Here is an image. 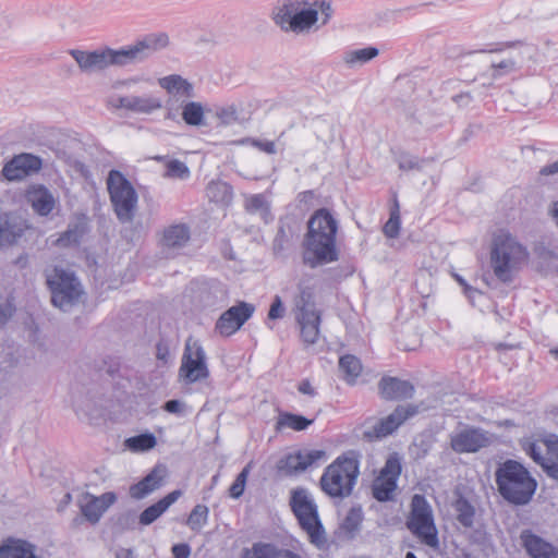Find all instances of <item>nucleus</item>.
<instances>
[{"mask_svg":"<svg viewBox=\"0 0 558 558\" xmlns=\"http://www.w3.org/2000/svg\"><path fill=\"white\" fill-rule=\"evenodd\" d=\"M401 229L400 207L397 199L390 209L389 219L383 227V232L388 239H395L399 235Z\"/></svg>","mask_w":558,"mask_h":558,"instance_id":"43","label":"nucleus"},{"mask_svg":"<svg viewBox=\"0 0 558 558\" xmlns=\"http://www.w3.org/2000/svg\"><path fill=\"white\" fill-rule=\"evenodd\" d=\"M180 108L181 106L174 107L172 100L170 99L167 105L166 119L178 122V118L180 116Z\"/></svg>","mask_w":558,"mask_h":558,"instance_id":"61","label":"nucleus"},{"mask_svg":"<svg viewBox=\"0 0 558 558\" xmlns=\"http://www.w3.org/2000/svg\"><path fill=\"white\" fill-rule=\"evenodd\" d=\"M363 522V510L360 506L352 507L340 524V531L344 539L352 541L361 530Z\"/></svg>","mask_w":558,"mask_h":558,"instance_id":"32","label":"nucleus"},{"mask_svg":"<svg viewBox=\"0 0 558 558\" xmlns=\"http://www.w3.org/2000/svg\"><path fill=\"white\" fill-rule=\"evenodd\" d=\"M276 558H302L298 553L288 549V548H279Z\"/></svg>","mask_w":558,"mask_h":558,"instance_id":"64","label":"nucleus"},{"mask_svg":"<svg viewBox=\"0 0 558 558\" xmlns=\"http://www.w3.org/2000/svg\"><path fill=\"white\" fill-rule=\"evenodd\" d=\"M15 306L10 301L0 303V326L5 325L13 316Z\"/></svg>","mask_w":558,"mask_h":558,"instance_id":"55","label":"nucleus"},{"mask_svg":"<svg viewBox=\"0 0 558 558\" xmlns=\"http://www.w3.org/2000/svg\"><path fill=\"white\" fill-rule=\"evenodd\" d=\"M168 473L166 464L157 463L142 480L130 486L131 498L141 500L159 489L168 477Z\"/></svg>","mask_w":558,"mask_h":558,"instance_id":"22","label":"nucleus"},{"mask_svg":"<svg viewBox=\"0 0 558 558\" xmlns=\"http://www.w3.org/2000/svg\"><path fill=\"white\" fill-rule=\"evenodd\" d=\"M298 390L303 393L311 397L316 396V390L312 386L311 381L308 379H303L298 387Z\"/></svg>","mask_w":558,"mask_h":558,"instance_id":"62","label":"nucleus"},{"mask_svg":"<svg viewBox=\"0 0 558 558\" xmlns=\"http://www.w3.org/2000/svg\"><path fill=\"white\" fill-rule=\"evenodd\" d=\"M182 496L181 489H174L146 507L137 517V524L140 526H148L156 522L180 497Z\"/></svg>","mask_w":558,"mask_h":558,"instance_id":"26","label":"nucleus"},{"mask_svg":"<svg viewBox=\"0 0 558 558\" xmlns=\"http://www.w3.org/2000/svg\"><path fill=\"white\" fill-rule=\"evenodd\" d=\"M206 194L210 202L230 204L233 198V187L225 181L213 180L207 184Z\"/></svg>","mask_w":558,"mask_h":558,"instance_id":"34","label":"nucleus"},{"mask_svg":"<svg viewBox=\"0 0 558 558\" xmlns=\"http://www.w3.org/2000/svg\"><path fill=\"white\" fill-rule=\"evenodd\" d=\"M456 512L457 520L464 527H471L474 523L475 508L471 501L460 494L452 504Z\"/></svg>","mask_w":558,"mask_h":558,"instance_id":"36","label":"nucleus"},{"mask_svg":"<svg viewBox=\"0 0 558 558\" xmlns=\"http://www.w3.org/2000/svg\"><path fill=\"white\" fill-rule=\"evenodd\" d=\"M490 444L488 432L480 427H466L450 439L451 449L457 453H475Z\"/></svg>","mask_w":558,"mask_h":558,"instance_id":"20","label":"nucleus"},{"mask_svg":"<svg viewBox=\"0 0 558 558\" xmlns=\"http://www.w3.org/2000/svg\"><path fill=\"white\" fill-rule=\"evenodd\" d=\"M278 549L272 543L256 542L251 548H243L240 558H276Z\"/></svg>","mask_w":558,"mask_h":558,"instance_id":"40","label":"nucleus"},{"mask_svg":"<svg viewBox=\"0 0 558 558\" xmlns=\"http://www.w3.org/2000/svg\"><path fill=\"white\" fill-rule=\"evenodd\" d=\"M339 220L327 207L313 211L306 222L302 240V262L311 269L338 262L340 250L337 244Z\"/></svg>","mask_w":558,"mask_h":558,"instance_id":"2","label":"nucleus"},{"mask_svg":"<svg viewBox=\"0 0 558 558\" xmlns=\"http://www.w3.org/2000/svg\"><path fill=\"white\" fill-rule=\"evenodd\" d=\"M538 441H542L549 454L545 458L542 454L537 441L527 440L523 444L526 454L547 474L548 477L558 481V435L554 433H544L538 435Z\"/></svg>","mask_w":558,"mask_h":558,"instance_id":"15","label":"nucleus"},{"mask_svg":"<svg viewBox=\"0 0 558 558\" xmlns=\"http://www.w3.org/2000/svg\"><path fill=\"white\" fill-rule=\"evenodd\" d=\"M171 554L173 558H190L191 546L187 543H178L172 545Z\"/></svg>","mask_w":558,"mask_h":558,"instance_id":"57","label":"nucleus"},{"mask_svg":"<svg viewBox=\"0 0 558 558\" xmlns=\"http://www.w3.org/2000/svg\"><path fill=\"white\" fill-rule=\"evenodd\" d=\"M556 173H558V160L553 163L545 165L539 170V175H543V177H548V175H553Z\"/></svg>","mask_w":558,"mask_h":558,"instance_id":"63","label":"nucleus"},{"mask_svg":"<svg viewBox=\"0 0 558 558\" xmlns=\"http://www.w3.org/2000/svg\"><path fill=\"white\" fill-rule=\"evenodd\" d=\"M418 413L415 404H399L386 417L380 418L372 428L363 432V439L373 442L396 432L408 418Z\"/></svg>","mask_w":558,"mask_h":558,"instance_id":"16","label":"nucleus"},{"mask_svg":"<svg viewBox=\"0 0 558 558\" xmlns=\"http://www.w3.org/2000/svg\"><path fill=\"white\" fill-rule=\"evenodd\" d=\"M227 296V289L216 279L206 280L198 284L194 293V302L202 310L221 307Z\"/></svg>","mask_w":558,"mask_h":558,"instance_id":"21","label":"nucleus"},{"mask_svg":"<svg viewBox=\"0 0 558 558\" xmlns=\"http://www.w3.org/2000/svg\"><path fill=\"white\" fill-rule=\"evenodd\" d=\"M359 475V454L353 450L347 451L337 457L325 469L319 481L320 488L331 498L342 499L349 497L353 492Z\"/></svg>","mask_w":558,"mask_h":558,"instance_id":"4","label":"nucleus"},{"mask_svg":"<svg viewBox=\"0 0 558 558\" xmlns=\"http://www.w3.org/2000/svg\"><path fill=\"white\" fill-rule=\"evenodd\" d=\"M454 280L460 284V287L463 289L464 295L472 301L476 294H482V292L470 286L468 281L459 274H453Z\"/></svg>","mask_w":558,"mask_h":558,"instance_id":"54","label":"nucleus"},{"mask_svg":"<svg viewBox=\"0 0 558 558\" xmlns=\"http://www.w3.org/2000/svg\"><path fill=\"white\" fill-rule=\"evenodd\" d=\"M190 228L185 223L172 225L163 230L160 243L163 247L181 248L190 240Z\"/></svg>","mask_w":558,"mask_h":558,"instance_id":"30","label":"nucleus"},{"mask_svg":"<svg viewBox=\"0 0 558 558\" xmlns=\"http://www.w3.org/2000/svg\"><path fill=\"white\" fill-rule=\"evenodd\" d=\"M119 106L138 113H151L162 107L161 100L156 97L123 96L119 98Z\"/></svg>","mask_w":558,"mask_h":558,"instance_id":"29","label":"nucleus"},{"mask_svg":"<svg viewBox=\"0 0 558 558\" xmlns=\"http://www.w3.org/2000/svg\"><path fill=\"white\" fill-rule=\"evenodd\" d=\"M181 117L185 124L201 126L204 124V107L197 101L183 102L181 105Z\"/></svg>","mask_w":558,"mask_h":558,"instance_id":"37","label":"nucleus"},{"mask_svg":"<svg viewBox=\"0 0 558 558\" xmlns=\"http://www.w3.org/2000/svg\"><path fill=\"white\" fill-rule=\"evenodd\" d=\"M216 117L223 125L233 124L238 120V112L234 106L223 107L217 110Z\"/></svg>","mask_w":558,"mask_h":558,"instance_id":"50","label":"nucleus"},{"mask_svg":"<svg viewBox=\"0 0 558 558\" xmlns=\"http://www.w3.org/2000/svg\"><path fill=\"white\" fill-rule=\"evenodd\" d=\"M379 54L378 48L368 46L345 52L344 61L350 66L362 65Z\"/></svg>","mask_w":558,"mask_h":558,"instance_id":"39","label":"nucleus"},{"mask_svg":"<svg viewBox=\"0 0 558 558\" xmlns=\"http://www.w3.org/2000/svg\"><path fill=\"white\" fill-rule=\"evenodd\" d=\"M81 512L85 520L90 524L98 523L104 514L94 498L85 505L81 506Z\"/></svg>","mask_w":558,"mask_h":558,"instance_id":"47","label":"nucleus"},{"mask_svg":"<svg viewBox=\"0 0 558 558\" xmlns=\"http://www.w3.org/2000/svg\"><path fill=\"white\" fill-rule=\"evenodd\" d=\"M160 87L166 89L170 95H180L186 98L194 96L193 85L179 74H170L159 78Z\"/></svg>","mask_w":558,"mask_h":558,"instance_id":"31","label":"nucleus"},{"mask_svg":"<svg viewBox=\"0 0 558 558\" xmlns=\"http://www.w3.org/2000/svg\"><path fill=\"white\" fill-rule=\"evenodd\" d=\"M107 185L118 220L122 223L132 221L138 198L132 183L120 170L112 169L109 171Z\"/></svg>","mask_w":558,"mask_h":558,"instance_id":"11","label":"nucleus"},{"mask_svg":"<svg viewBox=\"0 0 558 558\" xmlns=\"http://www.w3.org/2000/svg\"><path fill=\"white\" fill-rule=\"evenodd\" d=\"M402 473L401 458L397 452H392L386 459V462L379 474L373 482L372 495L379 502H389L395 499V493L398 488V481Z\"/></svg>","mask_w":558,"mask_h":558,"instance_id":"13","label":"nucleus"},{"mask_svg":"<svg viewBox=\"0 0 558 558\" xmlns=\"http://www.w3.org/2000/svg\"><path fill=\"white\" fill-rule=\"evenodd\" d=\"M206 352L198 340L190 337L183 350L181 365L179 367V380L186 384H195L209 377Z\"/></svg>","mask_w":558,"mask_h":558,"instance_id":"12","label":"nucleus"},{"mask_svg":"<svg viewBox=\"0 0 558 558\" xmlns=\"http://www.w3.org/2000/svg\"><path fill=\"white\" fill-rule=\"evenodd\" d=\"M28 201L33 209L39 216H48L52 211L56 203L50 190L43 184L35 185L28 191Z\"/></svg>","mask_w":558,"mask_h":558,"instance_id":"28","label":"nucleus"},{"mask_svg":"<svg viewBox=\"0 0 558 558\" xmlns=\"http://www.w3.org/2000/svg\"><path fill=\"white\" fill-rule=\"evenodd\" d=\"M268 210L266 201L262 194H254L246 203V210L250 213H256L258 210Z\"/></svg>","mask_w":558,"mask_h":558,"instance_id":"52","label":"nucleus"},{"mask_svg":"<svg viewBox=\"0 0 558 558\" xmlns=\"http://www.w3.org/2000/svg\"><path fill=\"white\" fill-rule=\"evenodd\" d=\"M379 395L387 401H401L413 398L415 387L410 380L383 376L378 381Z\"/></svg>","mask_w":558,"mask_h":558,"instance_id":"25","label":"nucleus"},{"mask_svg":"<svg viewBox=\"0 0 558 558\" xmlns=\"http://www.w3.org/2000/svg\"><path fill=\"white\" fill-rule=\"evenodd\" d=\"M520 247L510 234L498 235L494 239L490 264L495 276L501 282L507 283L512 280V258Z\"/></svg>","mask_w":558,"mask_h":558,"instance_id":"14","label":"nucleus"},{"mask_svg":"<svg viewBox=\"0 0 558 558\" xmlns=\"http://www.w3.org/2000/svg\"><path fill=\"white\" fill-rule=\"evenodd\" d=\"M46 284L50 292L51 304L62 312H70L81 303L85 295L83 284L74 271L54 266L46 275Z\"/></svg>","mask_w":558,"mask_h":558,"instance_id":"6","label":"nucleus"},{"mask_svg":"<svg viewBox=\"0 0 558 558\" xmlns=\"http://www.w3.org/2000/svg\"><path fill=\"white\" fill-rule=\"evenodd\" d=\"M190 174L189 167L179 159H171L166 165V177L185 180Z\"/></svg>","mask_w":558,"mask_h":558,"instance_id":"46","label":"nucleus"},{"mask_svg":"<svg viewBox=\"0 0 558 558\" xmlns=\"http://www.w3.org/2000/svg\"><path fill=\"white\" fill-rule=\"evenodd\" d=\"M23 235V229L12 222L9 214L0 213V245L8 246L16 243Z\"/></svg>","mask_w":558,"mask_h":558,"instance_id":"35","label":"nucleus"},{"mask_svg":"<svg viewBox=\"0 0 558 558\" xmlns=\"http://www.w3.org/2000/svg\"><path fill=\"white\" fill-rule=\"evenodd\" d=\"M135 521H136L135 514L129 511L119 517L118 524L123 530H133V529H135V526H134Z\"/></svg>","mask_w":558,"mask_h":558,"instance_id":"58","label":"nucleus"},{"mask_svg":"<svg viewBox=\"0 0 558 558\" xmlns=\"http://www.w3.org/2000/svg\"><path fill=\"white\" fill-rule=\"evenodd\" d=\"M316 4L307 0H283L272 9L271 19L282 32L302 34L318 21Z\"/></svg>","mask_w":558,"mask_h":558,"instance_id":"7","label":"nucleus"},{"mask_svg":"<svg viewBox=\"0 0 558 558\" xmlns=\"http://www.w3.org/2000/svg\"><path fill=\"white\" fill-rule=\"evenodd\" d=\"M522 47H524L522 41H510L506 43L505 47L488 51L482 50L488 64L483 76L492 81H499L519 72L524 63Z\"/></svg>","mask_w":558,"mask_h":558,"instance_id":"9","label":"nucleus"},{"mask_svg":"<svg viewBox=\"0 0 558 558\" xmlns=\"http://www.w3.org/2000/svg\"><path fill=\"white\" fill-rule=\"evenodd\" d=\"M208 515H209L208 507L206 505L198 504L192 509V511L186 520V524L189 525V527L192 531L199 532L201 529L205 524H207Z\"/></svg>","mask_w":558,"mask_h":558,"instance_id":"44","label":"nucleus"},{"mask_svg":"<svg viewBox=\"0 0 558 558\" xmlns=\"http://www.w3.org/2000/svg\"><path fill=\"white\" fill-rule=\"evenodd\" d=\"M255 306L245 301L226 310L216 320L215 331L221 337H231L253 316Z\"/></svg>","mask_w":558,"mask_h":558,"instance_id":"17","label":"nucleus"},{"mask_svg":"<svg viewBox=\"0 0 558 558\" xmlns=\"http://www.w3.org/2000/svg\"><path fill=\"white\" fill-rule=\"evenodd\" d=\"M327 459V452L324 449L296 450L289 452L279 459L277 469L280 473L292 476L306 471L320 460Z\"/></svg>","mask_w":558,"mask_h":558,"instance_id":"18","label":"nucleus"},{"mask_svg":"<svg viewBox=\"0 0 558 558\" xmlns=\"http://www.w3.org/2000/svg\"><path fill=\"white\" fill-rule=\"evenodd\" d=\"M289 505L300 527L311 544L322 549L327 545V534L319 518L318 507L308 490L296 487L290 492Z\"/></svg>","mask_w":558,"mask_h":558,"instance_id":"5","label":"nucleus"},{"mask_svg":"<svg viewBox=\"0 0 558 558\" xmlns=\"http://www.w3.org/2000/svg\"><path fill=\"white\" fill-rule=\"evenodd\" d=\"M94 500L97 502L100 510L105 512L117 501V495L113 492H106L99 497H94Z\"/></svg>","mask_w":558,"mask_h":558,"instance_id":"53","label":"nucleus"},{"mask_svg":"<svg viewBox=\"0 0 558 558\" xmlns=\"http://www.w3.org/2000/svg\"><path fill=\"white\" fill-rule=\"evenodd\" d=\"M184 402L179 399H170L162 404V410L170 414H182Z\"/></svg>","mask_w":558,"mask_h":558,"instance_id":"56","label":"nucleus"},{"mask_svg":"<svg viewBox=\"0 0 558 558\" xmlns=\"http://www.w3.org/2000/svg\"><path fill=\"white\" fill-rule=\"evenodd\" d=\"M284 314H286V307L282 302V299L279 295H275L271 301L268 314H267L268 319H270V320L281 319V318H283Z\"/></svg>","mask_w":558,"mask_h":558,"instance_id":"49","label":"nucleus"},{"mask_svg":"<svg viewBox=\"0 0 558 558\" xmlns=\"http://www.w3.org/2000/svg\"><path fill=\"white\" fill-rule=\"evenodd\" d=\"M408 530L430 548H439L438 530L434 521L430 505L423 495L415 494L412 498L411 512L405 522Z\"/></svg>","mask_w":558,"mask_h":558,"instance_id":"10","label":"nucleus"},{"mask_svg":"<svg viewBox=\"0 0 558 558\" xmlns=\"http://www.w3.org/2000/svg\"><path fill=\"white\" fill-rule=\"evenodd\" d=\"M290 242V234L283 223H280L272 242V248L276 254L283 252Z\"/></svg>","mask_w":558,"mask_h":558,"instance_id":"48","label":"nucleus"},{"mask_svg":"<svg viewBox=\"0 0 558 558\" xmlns=\"http://www.w3.org/2000/svg\"><path fill=\"white\" fill-rule=\"evenodd\" d=\"M43 168V159L31 153H21L8 160L1 170V175L9 182L21 181L37 173Z\"/></svg>","mask_w":558,"mask_h":558,"instance_id":"19","label":"nucleus"},{"mask_svg":"<svg viewBox=\"0 0 558 558\" xmlns=\"http://www.w3.org/2000/svg\"><path fill=\"white\" fill-rule=\"evenodd\" d=\"M314 423V418H307L302 414L292 412H280L278 415L276 428H290L295 432L306 430Z\"/></svg>","mask_w":558,"mask_h":558,"instance_id":"33","label":"nucleus"},{"mask_svg":"<svg viewBox=\"0 0 558 558\" xmlns=\"http://www.w3.org/2000/svg\"><path fill=\"white\" fill-rule=\"evenodd\" d=\"M72 403L77 415H83L92 421L102 415L105 405L102 397L88 388L83 395L75 387H72Z\"/></svg>","mask_w":558,"mask_h":558,"instance_id":"23","label":"nucleus"},{"mask_svg":"<svg viewBox=\"0 0 558 558\" xmlns=\"http://www.w3.org/2000/svg\"><path fill=\"white\" fill-rule=\"evenodd\" d=\"M339 369L345 375L348 383H353L362 372V363L353 354H344L339 359Z\"/></svg>","mask_w":558,"mask_h":558,"instance_id":"41","label":"nucleus"},{"mask_svg":"<svg viewBox=\"0 0 558 558\" xmlns=\"http://www.w3.org/2000/svg\"><path fill=\"white\" fill-rule=\"evenodd\" d=\"M157 445V438L155 434L145 432L132 437L126 438L125 446L132 452H145Z\"/></svg>","mask_w":558,"mask_h":558,"instance_id":"38","label":"nucleus"},{"mask_svg":"<svg viewBox=\"0 0 558 558\" xmlns=\"http://www.w3.org/2000/svg\"><path fill=\"white\" fill-rule=\"evenodd\" d=\"M250 474V464L245 465L241 472L235 476L233 483L229 487V496L233 499H239L243 496L247 477Z\"/></svg>","mask_w":558,"mask_h":558,"instance_id":"45","label":"nucleus"},{"mask_svg":"<svg viewBox=\"0 0 558 558\" xmlns=\"http://www.w3.org/2000/svg\"><path fill=\"white\" fill-rule=\"evenodd\" d=\"M520 543L530 558H558V547L530 529L521 531Z\"/></svg>","mask_w":558,"mask_h":558,"instance_id":"24","label":"nucleus"},{"mask_svg":"<svg viewBox=\"0 0 558 558\" xmlns=\"http://www.w3.org/2000/svg\"><path fill=\"white\" fill-rule=\"evenodd\" d=\"M88 231L87 216L85 214L76 215L75 218L69 222L66 230L60 234L57 242L63 246L78 245Z\"/></svg>","mask_w":558,"mask_h":558,"instance_id":"27","label":"nucleus"},{"mask_svg":"<svg viewBox=\"0 0 558 558\" xmlns=\"http://www.w3.org/2000/svg\"><path fill=\"white\" fill-rule=\"evenodd\" d=\"M243 142L250 143L253 147L264 151L268 155H275L277 153V147L275 142L259 138H245Z\"/></svg>","mask_w":558,"mask_h":558,"instance_id":"51","label":"nucleus"},{"mask_svg":"<svg viewBox=\"0 0 558 558\" xmlns=\"http://www.w3.org/2000/svg\"><path fill=\"white\" fill-rule=\"evenodd\" d=\"M397 163L402 171H418L422 172L426 163L429 162L427 158H420L408 151H401L397 156Z\"/></svg>","mask_w":558,"mask_h":558,"instance_id":"42","label":"nucleus"},{"mask_svg":"<svg viewBox=\"0 0 558 558\" xmlns=\"http://www.w3.org/2000/svg\"><path fill=\"white\" fill-rule=\"evenodd\" d=\"M495 482L501 498L517 507L529 505L538 486L527 468L513 459L498 463L495 470Z\"/></svg>","mask_w":558,"mask_h":558,"instance_id":"3","label":"nucleus"},{"mask_svg":"<svg viewBox=\"0 0 558 558\" xmlns=\"http://www.w3.org/2000/svg\"><path fill=\"white\" fill-rule=\"evenodd\" d=\"M315 288L299 286L294 298V318L300 327V337L306 345L315 344L320 335L322 311L316 307Z\"/></svg>","mask_w":558,"mask_h":558,"instance_id":"8","label":"nucleus"},{"mask_svg":"<svg viewBox=\"0 0 558 558\" xmlns=\"http://www.w3.org/2000/svg\"><path fill=\"white\" fill-rule=\"evenodd\" d=\"M473 97L470 93H460L452 96V101L456 102L459 107H466L471 104Z\"/></svg>","mask_w":558,"mask_h":558,"instance_id":"60","label":"nucleus"},{"mask_svg":"<svg viewBox=\"0 0 558 558\" xmlns=\"http://www.w3.org/2000/svg\"><path fill=\"white\" fill-rule=\"evenodd\" d=\"M169 37L165 33L149 34L134 45L113 49L108 46L95 50H70L83 73L102 72L110 66H125L143 62L154 52L167 47Z\"/></svg>","mask_w":558,"mask_h":558,"instance_id":"1","label":"nucleus"},{"mask_svg":"<svg viewBox=\"0 0 558 558\" xmlns=\"http://www.w3.org/2000/svg\"><path fill=\"white\" fill-rule=\"evenodd\" d=\"M156 357L159 361H162L165 364H167L169 361V357H170L169 347L162 340L158 341L156 344Z\"/></svg>","mask_w":558,"mask_h":558,"instance_id":"59","label":"nucleus"}]
</instances>
